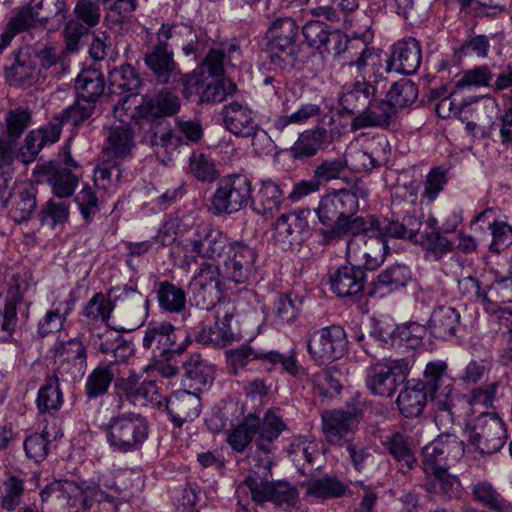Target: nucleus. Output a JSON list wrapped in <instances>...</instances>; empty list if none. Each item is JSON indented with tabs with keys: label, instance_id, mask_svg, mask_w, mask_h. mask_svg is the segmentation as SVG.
<instances>
[{
	"label": "nucleus",
	"instance_id": "nucleus-11",
	"mask_svg": "<svg viewBox=\"0 0 512 512\" xmlns=\"http://www.w3.org/2000/svg\"><path fill=\"white\" fill-rule=\"evenodd\" d=\"M176 329L170 323L149 325L145 330L142 346L151 353L156 361H170L183 354L191 344V335H186L184 341L176 343Z\"/></svg>",
	"mask_w": 512,
	"mask_h": 512
},
{
	"label": "nucleus",
	"instance_id": "nucleus-15",
	"mask_svg": "<svg viewBox=\"0 0 512 512\" xmlns=\"http://www.w3.org/2000/svg\"><path fill=\"white\" fill-rule=\"evenodd\" d=\"M7 286L4 306L0 308L1 329L7 336H12L20 326L21 320L26 321L28 319L30 303L23 309L27 282L20 274L13 273L9 275Z\"/></svg>",
	"mask_w": 512,
	"mask_h": 512
},
{
	"label": "nucleus",
	"instance_id": "nucleus-2",
	"mask_svg": "<svg viewBox=\"0 0 512 512\" xmlns=\"http://www.w3.org/2000/svg\"><path fill=\"white\" fill-rule=\"evenodd\" d=\"M368 195L367 189L355 183L351 189L332 190L320 197L314 212L321 225L317 229L319 244L334 245L345 239L349 233H359L371 227L366 216H359V198Z\"/></svg>",
	"mask_w": 512,
	"mask_h": 512
},
{
	"label": "nucleus",
	"instance_id": "nucleus-24",
	"mask_svg": "<svg viewBox=\"0 0 512 512\" xmlns=\"http://www.w3.org/2000/svg\"><path fill=\"white\" fill-rule=\"evenodd\" d=\"M424 386V389L429 392L430 399L443 397L444 400H439L438 405L440 409L446 408V401L449 399L453 392L454 380L448 374V365L443 360H434L426 364L423 373V380H418Z\"/></svg>",
	"mask_w": 512,
	"mask_h": 512
},
{
	"label": "nucleus",
	"instance_id": "nucleus-63",
	"mask_svg": "<svg viewBox=\"0 0 512 512\" xmlns=\"http://www.w3.org/2000/svg\"><path fill=\"white\" fill-rule=\"evenodd\" d=\"M266 52L272 65L281 70L294 68L297 60L296 44L267 42Z\"/></svg>",
	"mask_w": 512,
	"mask_h": 512
},
{
	"label": "nucleus",
	"instance_id": "nucleus-37",
	"mask_svg": "<svg viewBox=\"0 0 512 512\" xmlns=\"http://www.w3.org/2000/svg\"><path fill=\"white\" fill-rule=\"evenodd\" d=\"M303 486L306 488L305 496L313 497L319 502L341 498L350 492L347 484L329 474L310 478L303 483Z\"/></svg>",
	"mask_w": 512,
	"mask_h": 512
},
{
	"label": "nucleus",
	"instance_id": "nucleus-4",
	"mask_svg": "<svg viewBox=\"0 0 512 512\" xmlns=\"http://www.w3.org/2000/svg\"><path fill=\"white\" fill-rule=\"evenodd\" d=\"M249 463L250 474L244 480V485L256 504L264 506L271 503L283 510L296 505L299 498L296 487L287 481H270L273 461L269 457L249 456Z\"/></svg>",
	"mask_w": 512,
	"mask_h": 512
},
{
	"label": "nucleus",
	"instance_id": "nucleus-57",
	"mask_svg": "<svg viewBox=\"0 0 512 512\" xmlns=\"http://www.w3.org/2000/svg\"><path fill=\"white\" fill-rule=\"evenodd\" d=\"M259 417L248 414L241 423L235 426L228 435V443L236 452H244L251 444L253 438L257 437Z\"/></svg>",
	"mask_w": 512,
	"mask_h": 512
},
{
	"label": "nucleus",
	"instance_id": "nucleus-8",
	"mask_svg": "<svg viewBox=\"0 0 512 512\" xmlns=\"http://www.w3.org/2000/svg\"><path fill=\"white\" fill-rule=\"evenodd\" d=\"M252 193V182L247 175H225L216 184L208 210L214 216L235 214L248 205L251 207Z\"/></svg>",
	"mask_w": 512,
	"mask_h": 512
},
{
	"label": "nucleus",
	"instance_id": "nucleus-54",
	"mask_svg": "<svg viewBox=\"0 0 512 512\" xmlns=\"http://www.w3.org/2000/svg\"><path fill=\"white\" fill-rule=\"evenodd\" d=\"M382 444L395 461L400 464L401 469L410 470L415 466L416 458L405 435L399 432L393 433L386 436Z\"/></svg>",
	"mask_w": 512,
	"mask_h": 512
},
{
	"label": "nucleus",
	"instance_id": "nucleus-19",
	"mask_svg": "<svg viewBox=\"0 0 512 512\" xmlns=\"http://www.w3.org/2000/svg\"><path fill=\"white\" fill-rule=\"evenodd\" d=\"M366 281V271L355 263L341 265L329 273L330 290L341 298L360 299Z\"/></svg>",
	"mask_w": 512,
	"mask_h": 512
},
{
	"label": "nucleus",
	"instance_id": "nucleus-5",
	"mask_svg": "<svg viewBox=\"0 0 512 512\" xmlns=\"http://www.w3.org/2000/svg\"><path fill=\"white\" fill-rule=\"evenodd\" d=\"M180 108L179 97L168 89H162L155 94L129 93L119 99L113 115L120 122L131 119L142 125L143 122H156L159 118L173 116Z\"/></svg>",
	"mask_w": 512,
	"mask_h": 512
},
{
	"label": "nucleus",
	"instance_id": "nucleus-55",
	"mask_svg": "<svg viewBox=\"0 0 512 512\" xmlns=\"http://www.w3.org/2000/svg\"><path fill=\"white\" fill-rule=\"evenodd\" d=\"M280 367L282 373L291 376H298L301 370V365L297 360V349L295 346L291 347L286 353H281L276 350H264V369L263 371L272 372Z\"/></svg>",
	"mask_w": 512,
	"mask_h": 512
},
{
	"label": "nucleus",
	"instance_id": "nucleus-6",
	"mask_svg": "<svg viewBox=\"0 0 512 512\" xmlns=\"http://www.w3.org/2000/svg\"><path fill=\"white\" fill-rule=\"evenodd\" d=\"M149 429L148 419L132 411L118 413L102 426L111 450L121 454L140 450L148 439Z\"/></svg>",
	"mask_w": 512,
	"mask_h": 512
},
{
	"label": "nucleus",
	"instance_id": "nucleus-1",
	"mask_svg": "<svg viewBox=\"0 0 512 512\" xmlns=\"http://www.w3.org/2000/svg\"><path fill=\"white\" fill-rule=\"evenodd\" d=\"M133 473L121 471L112 477H100L97 482L83 485L71 480H55L40 492L43 504L55 512H80L89 510L95 503H108L117 512L120 500H126L133 492Z\"/></svg>",
	"mask_w": 512,
	"mask_h": 512
},
{
	"label": "nucleus",
	"instance_id": "nucleus-59",
	"mask_svg": "<svg viewBox=\"0 0 512 512\" xmlns=\"http://www.w3.org/2000/svg\"><path fill=\"white\" fill-rule=\"evenodd\" d=\"M140 84V76L130 64H122L109 73V89L113 94L132 93Z\"/></svg>",
	"mask_w": 512,
	"mask_h": 512
},
{
	"label": "nucleus",
	"instance_id": "nucleus-46",
	"mask_svg": "<svg viewBox=\"0 0 512 512\" xmlns=\"http://www.w3.org/2000/svg\"><path fill=\"white\" fill-rule=\"evenodd\" d=\"M302 300L295 294H278L274 301L269 318L279 327L293 323L301 310Z\"/></svg>",
	"mask_w": 512,
	"mask_h": 512
},
{
	"label": "nucleus",
	"instance_id": "nucleus-45",
	"mask_svg": "<svg viewBox=\"0 0 512 512\" xmlns=\"http://www.w3.org/2000/svg\"><path fill=\"white\" fill-rule=\"evenodd\" d=\"M422 222L420 218L414 215H406L401 221L388 219H380L377 217V226L380 228V235L388 241L392 239H412L421 228Z\"/></svg>",
	"mask_w": 512,
	"mask_h": 512
},
{
	"label": "nucleus",
	"instance_id": "nucleus-48",
	"mask_svg": "<svg viewBox=\"0 0 512 512\" xmlns=\"http://www.w3.org/2000/svg\"><path fill=\"white\" fill-rule=\"evenodd\" d=\"M47 18V16H42L37 11H31V9H26L25 7L20 8L9 19L6 30L1 35L0 48H6L14 36L34 27L37 23L46 21Z\"/></svg>",
	"mask_w": 512,
	"mask_h": 512
},
{
	"label": "nucleus",
	"instance_id": "nucleus-47",
	"mask_svg": "<svg viewBox=\"0 0 512 512\" xmlns=\"http://www.w3.org/2000/svg\"><path fill=\"white\" fill-rule=\"evenodd\" d=\"M104 88V76L95 68L82 70L75 80L77 97L82 101L96 104L98 98L103 94Z\"/></svg>",
	"mask_w": 512,
	"mask_h": 512
},
{
	"label": "nucleus",
	"instance_id": "nucleus-58",
	"mask_svg": "<svg viewBox=\"0 0 512 512\" xmlns=\"http://www.w3.org/2000/svg\"><path fill=\"white\" fill-rule=\"evenodd\" d=\"M113 310L114 305L109 300L108 296L104 295L102 292H98L85 304L81 315L85 318L87 324H107Z\"/></svg>",
	"mask_w": 512,
	"mask_h": 512
},
{
	"label": "nucleus",
	"instance_id": "nucleus-53",
	"mask_svg": "<svg viewBox=\"0 0 512 512\" xmlns=\"http://www.w3.org/2000/svg\"><path fill=\"white\" fill-rule=\"evenodd\" d=\"M63 402L64 398L59 378L56 376L47 377L37 394L36 405L38 411L40 414L56 412L61 408Z\"/></svg>",
	"mask_w": 512,
	"mask_h": 512
},
{
	"label": "nucleus",
	"instance_id": "nucleus-35",
	"mask_svg": "<svg viewBox=\"0 0 512 512\" xmlns=\"http://www.w3.org/2000/svg\"><path fill=\"white\" fill-rule=\"evenodd\" d=\"M75 304L76 299L72 293L63 300L53 301L51 309L38 321L37 335L40 338H45L60 332L68 316L74 310Z\"/></svg>",
	"mask_w": 512,
	"mask_h": 512
},
{
	"label": "nucleus",
	"instance_id": "nucleus-12",
	"mask_svg": "<svg viewBox=\"0 0 512 512\" xmlns=\"http://www.w3.org/2000/svg\"><path fill=\"white\" fill-rule=\"evenodd\" d=\"M157 40L179 47L186 57L197 60L207 45V35L202 28L191 23H163L156 33Z\"/></svg>",
	"mask_w": 512,
	"mask_h": 512
},
{
	"label": "nucleus",
	"instance_id": "nucleus-43",
	"mask_svg": "<svg viewBox=\"0 0 512 512\" xmlns=\"http://www.w3.org/2000/svg\"><path fill=\"white\" fill-rule=\"evenodd\" d=\"M148 125L149 129L144 133L142 141L155 148L156 153H169L183 143L181 136L163 122H149Z\"/></svg>",
	"mask_w": 512,
	"mask_h": 512
},
{
	"label": "nucleus",
	"instance_id": "nucleus-25",
	"mask_svg": "<svg viewBox=\"0 0 512 512\" xmlns=\"http://www.w3.org/2000/svg\"><path fill=\"white\" fill-rule=\"evenodd\" d=\"M323 434L331 445L350 443L348 436L358 427L359 421L351 411L333 410L322 415Z\"/></svg>",
	"mask_w": 512,
	"mask_h": 512
},
{
	"label": "nucleus",
	"instance_id": "nucleus-21",
	"mask_svg": "<svg viewBox=\"0 0 512 512\" xmlns=\"http://www.w3.org/2000/svg\"><path fill=\"white\" fill-rule=\"evenodd\" d=\"M161 311L170 314H181L184 326L194 328L195 319L200 312L186 311V293L182 287L168 281H160L154 290Z\"/></svg>",
	"mask_w": 512,
	"mask_h": 512
},
{
	"label": "nucleus",
	"instance_id": "nucleus-42",
	"mask_svg": "<svg viewBox=\"0 0 512 512\" xmlns=\"http://www.w3.org/2000/svg\"><path fill=\"white\" fill-rule=\"evenodd\" d=\"M412 279V272L405 264H392L383 269L373 281L374 292L392 293L404 288Z\"/></svg>",
	"mask_w": 512,
	"mask_h": 512
},
{
	"label": "nucleus",
	"instance_id": "nucleus-3",
	"mask_svg": "<svg viewBox=\"0 0 512 512\" xmlns=\"http://www.w3.org/2000/svg\"><path fill=\"white\" fill-rule=\"evenodd\" d=\"M464 443L454 434H441L422 449L426 491L448 498L460 495V482L448 470L464 455Z\"/></svg>",
	"mask_w": 512,
	"mask_h": 512
},
{
	"label": "nucleus",
	"instance_id": "nucleus-51",
	"mask_svg": "<svg viewBox=\"0 0 512 512\" xmlns=\"http://www.w3.org/2000/svg\"><path fill=\"white\" fill-rule=\"evenodd\" d=\"M59 436L61 434L55 426L49 429L47 425L41 433L29 435L23 444L26 456L36 463L44 461L49 452V444Z\"/></svg>",
	"mask_w": 512,
	"mask_h": 512
},
{
	"label": "nucleus",
	"instance_id": "nucleus-36",
	"mask_svg": "<svg viewBox=\"0 0 512 512\" xmlns=\"http://www.w3.org/2000/svg\"><path fill=\"white\" fill-rule=\"evenodd\" d=\"M145 64L154 75L157 82L165 84L169 82L176 72L177 65L173 58V52L169 49V43L157 40L144 58Z\"/></svg>",
	"mask_w": 512,
	"mask_h": 512
},
{
	"label": "nucleus",
	"instance_id": "nucleus-44",
	"mask_svg": "<svg viewBox=\"0 0 512 512\" xmlns=\"http://www.w3.org/2000/svg\"><path fill=\"white\" fill-rule=\"evenodd\" d=\"M125 122L110 129L105 152L111 159H125L131 154L135 145L131 127Z\"/></svg>",
	"mask_w": 512,
	"mask_h": 512
},
{
	"label": "nucleus",
	"instance_id": "nucleus-30",
	"mask_svg": "<svg viewBox=\"0 0 512 512\" xmlns=\"http://www.w3.org/2000/svg\"><path fill=\"white\" fill-rule=\"evenodd\" d=\"M55 359L59 369L65 370V365H71L73 378L81 377L88 366L87 348L78 337L59 342L55 349Z\"/></svg>",
	"mask_w": 512,
	"mask_h": 512
},
{
	"label": "nucleus",
	"instance_id": "nucleus-22",
	"mask_svg": "<svg viewBox=\"0 0 512 512\" xmlns=\"http://www.w3.org/2000/svg\"><path fill=\"white\" fill-rule=\"evenodd\" d=\"M421 61L419 41L413 37L403 38L392 45L390 57L386 61V71L410 75L418 70Z\"/></svg>",
	"mask_w": 512,
	"mask_h": 512
},
{
	"label": "nucleus",
	"instance_id": "nucleus-32",
	"mask_svg": "<svg viewBox=\"0 0 512 512\" xmlns=\"http://www.w3.org/2000/svg\"><path fill=\"white\" fill-rule=\"evenodd\" d=\"M485 310L495 315L499 320H507L512 316L511 307L505 306L512 303V277L494 281L485 293Z\"/></svg>",
	"mask_w": 512,
	"mask_h": 512
},
{
	"label": "nucleus",
	"instance_id": "nucleus-13",
	"mask_svg": "<svg viewBox=\"0 0 512 512\" xmlns=\"http://www.w3.org/2000/svg\"><path fill=\"white\" fill-rule=\"evenodd\" d=\"M347 336L339 325H331L313 332L307 343L312 360L322 365L342 358L347 351Z\"/></svg>",
	"mask_w": 512,
	"mask_h": 512
},
{
	"label": "nucleus",
	"instance_id": "nucleus-28",
	"mask_svg": "<svg viewBox=\"0 0 512 512\" xmlns=\"http://www.w3.org/2000/svg\"><path fill=\"white\" fill-rule=\"evenodd\" d=\"M222 121L224 127L238 137H250L256 132L252 110L245 104L232 101L223 106Z\"/></svg>",
	"mask_w": 512,
	"mask_h": 512
},
{
	"label": "nucleus",
	"instance_id": "nucleus-52",
	"mask_svg": "<svg viewBox=\"0 0 512 512\" xmlns=\"http://www.w3.org/2000/svg\"><path fill=\"white\" fill-rule=\"evenodd\" d=\"M10 199L12 200L9 211L11 219L18 224L28 221L37 206L34 189L28 186L18 187Z\"/></svg>",
	"mask_w": 512,
	"mask_h": 512
},
{
	"label": "nucleus",
	"instance_id": "nucleus-39",
	"mask_svg": "<svg viewBox=\"0 0 512 512\" xmlns=\"http://www.w3.org/2000/svg\"><path fill=\"white\" fill-rule=\"evenodd\" d=\"M333 56L341 57L348 67H355L358 73H362L368 65V60L373 56V49L361 38L349 39L344 33V42L340 49H336Z\"/></svg>",
	"mask_w": 512,
	"mask_h": 512
},
{
	"label": "nucleus",
	"instance_id": "nucleus-31",
	"mask_svg": "<svg viewBox=\"0 0 512 512\" xmlns=\"http://www.w3.org/2000/svg\"><path fill=\"white\" fill-rule=\"evenodd\" d=\"M395 115V109L392 108L388 100H379L376 95L369 107H365L352 119L351 128L353 131L368 127L387 128Z\"/></svg>",
	"mask_w": 512,
	"mask_h": 512
},
{
	"label": "nucleus",
	"instance_id": "nucleus-50",
	"mask_svg": "<svg viewBox=\"0 0 512 512\" xmlns=\"http://www.w3.org/2000/svg\"><path fill=\"white\" fill-rule=\"evenodd\" d=\"M226 360L228 367L230 368V371L233 375H238L251 363L258 364V368L263 370L264 349L243 344L238 348L227 351Z\"/></svg>",
	"mask_w": 512,
	"mask_h": 512
},
{
	"label": "nucleus",
	"instance_id": "nucleus-7",
	"mask_svg": "<svg viewBox=\"0 0 512 512\" xmlns=\"http://www.w3.org/2000/svg\"><path fill=\"white\" fill-rule=\"evenodd\" d=\"M371 227L359 233H349L345 257L348 263H355L363 270L378 268L389 253L388 242L381 237L377 226V216L367 215Z\"/></svg>",
	"mask_w": 512,
	"mask_h": 512
},
{
	"label": "nucleus",
	"instance_id": "nucleus-29",
	"mask_svg": "<svg viewBox=\"0 0 512 512\" xmlns=\"http://www.w3.org/2000/svg\"><path fill=\"white\" fill-rule=\"evenodd\" d=\"M286 429L287 425L281 416L277 415L274 411H267L262 419L259 418L257 437L255 439L256 453L261 455L254 456L256 458L269 457L273 461L274 441Z\"/></svg>",
	"mask_w": 512,
	"mask_h": 512
},
{
	"label": "nucleus",
	"instance_id": "nucleus-40",
	"mask_svg": "<svg viewBox=\"0 0 512 512\" xmlns=\"http://www.w3.org/2000/svg\"><path fill=\"white\" fill-rule=\"evenodd\" d=\"M460 326V313L450 306L435 308L430 316L429 328L431 334L438 339L448 340L456 336Z\"/></svg>",
	"mask_w": 512,
	"mask_h": 512
},
{
	"label": "nucleus",
	"instance_id": "nucleus-64",
	"mask_svg": "<svg viewBox=\"0 0 512 512\" xmlns=\"http://www.w3.org/2000/svg\"><path fill=\"white\" fill-rule=\"evenodd\" d=\"M475 498L495 512H510L511 503L505 500L488 482H479L473 487Z\"/></svg>",
	"mask_w": 512,
	"mask_h": 512
},
{
	"label": "nucleus",
	"instance_id": "nucleus-9",
	"mask_svg": "<svg viewBox=\"0 0 512 512\" xmlns=\"http://www.w3.org/2000/svg\"><path fill=\"white\" fill-rule=\"evenodd\" d=\"M468 442L482 454H493L504 446L507 431L503 420L495 413L482 412L467 426Z\"/></svg>",
	"mask_w": 512,
	"mask_h": 512
},
{
	"label": "nucleus",
	"instance_id": "nucleus-34",
	"mask_svg": "<svg viewBox=\"0 0 512 512\" xmlns=\"http://www.w3.org/2000/svg\"><path fill=\"white\" fill-rule=\"evenodd\" d=\"M331 131L324 127L305 130L300 133L298 139L290 148L293 159L304 160L315 156L320 150L325 149L332 142Z\"/></svg>",
	"mask_w": 512,
	"mask_h": 512
},
{
	"label": "nucleus",
	"instance_id": "nucleus-60",
	"mask_svg": "<svg viewBox=\"0 0 512 512\" xmlns=\"http://www.w3.org/2000/svg\"><path fill=\"white\" fill-rule=\"evenodd\" d=\"M114 380V373L109 365H100L92 370L85 382V395L88 399L104 396Z\"/></svg>",
	"mask_w": 512,
	"mask_h": 512
},
{
	"label": "nucleus",
	"instance_id": "nucleus-18",
	"mask_svg": "<svg viewBox=\"0 0 512 512\" xmlns=\"http://www.w3.org/2000/svg\"><path fill=\"white\" fill-rule=\"evenodd\" d=\"M4 76L7 83L15 87L29 88L38 82L41 69L30 48H19L9 54L4 65Z\"/></svg>",
	"mask_w": 512,
	"mask_h": 512
},
{
	"label": "nucleus",
	"instance_id": "nucleus-14",
	"mask_svg": "<svg viewBox=\"0 0 512 512\" xmlns=\"http://www.w3.org/2000/svg\"><path fill=\"white\" fill-rule=\"evenodd\" d=\"M407 363L404 359L379 362L366 369L365 384L376 396L392 397L406 381Z\"/></svg>",
	"mask_w": 512,
	"mask_h": 512
},
{
	"label": "nucleus",
	"instance_id": "nucleus-38",
	"mask_svg": "<svg viewBox=\"0 0 512 512\" xmlns=\"http://www.w3.org/2000/svg\"><path fill=\"white\" fill-rule=\"evenodd\" d=\"M430 398L429 392L417 381H408L397 397V406L400 413L406 418H413L421 415L427 400Z\"/></svg>",
	"mask_w": 512,
	"mask_h": 512
},
{
	"label": "nucleus",
	"instance_id": "nucleus-49",
	"mask_svg": "<svg viewBox=\"0 0 512 512\" xmlns=\"http://www.w3.org/2000/svg\"><path fill=\"white\" fill-rule=\"evenodd\" d=\"M197 320L195 319L194 328H189L192 332L188 334L191 337L193 336L196 342L214 347H225L233 340L234 334L232 330L226 326L220 327L218 321H215L213 325L197 327ZM199 320V323L202 324V318Z\"/></svg>",
	"mask_w": 512,
	"mask_h": 512
},
{
	"label": "nucleus",
	"instance_id": "nucleus-27",
	"mask_svg": "<svg viewBox=\"0 0 512 512\" xmlns=\"http://www.w3.org/2000/svg\"><path fill=\"white\" fill-rule=\"evenodd\" d=\"M377 95L376 86L367 81L356 80L342 87L339 96V105L347 114H359Z\"/></svg>",
	"mask_w": 512,
	"mask_h": 512
},
{
	"label": "nucleus",
	"instance_id": "nucleus-16",
	"mask_svg": "<svg viewBox=\"0 0 512 512\" xmlns=\"http://www.w3.org/2000/svg\"><path fill=\"white\" fill-rule=\"evenodd\" d=\"M309 208H297L281 214L273 225V240L283 250L304 242L310 235Z\"/></svg>",
	"mask_w": 512,
	"mask_h": 512
},
{
	"label": "nucleus",
	"instance_id": "nucleus-23",
	"mask_svg": "<svg viewBox=\"0 0 512 512\" xmlns=\"http://www.w3.org/2000/svg\"><path fill=\"white\" fill-rule=\"evenodd\" d=\"M302 33L308 46L317 49L321 55H333L344 42V32L322 20L307 21Z\"/></svg>",
	"mask_w": 512,
	"mask_h": 512
},
{
	"label": "nucleus",
	"instance_id": "nucleus-61",
	"mask_svg": "<svg viewBox=\"0 0 512 512\" xmlns=\"http://www.w3.org/2000/svg\"><path fill=\"white\" fill-rule=\"evenodd\" d=\"M417 97L418 88L416 84L406 78L394 82L386 95V99L392 108L395 109L396 113L398 109H402L413 104Z\"/></svg>",
	"mask_w": 512,
	"mask_h": 512
},
{
	"label": "nucleus",
	"instance_id": "nucleus-62",
	"mask_svg": "<svg viewBox=\"0 0 512 512\" xmlns=\"http://www.w3.org/2000/svg\"><path fill=\"white\" fill-rule=\"evenodd\" d=\"M160 386L156 380L142 378L132 394V398H128L127 402L134 406H155L161 408L163 406Z\"/></svg>",
	"mask_w": 512,
	"mask_h": 512
},
{
	"label": "nucleus",
	"instance_id": "nucleus-20",
	"mask_svg": "<svg viewBox=\"0 0 512 512\" xmlns=\"http://www.w3.org/2000/svg\"><path fill=\"white\" fill-rule=\"evenodd\" d=\"M174 428H182L187 422L194 421L201 413V398L198 392L174 391L163 404Z\"/></svg>",
	"mask_w": 512,
	"mask_h": 512
},
{
	"label": "nucleus",
	"instance_id": "nucleus-56",
	"mask_svg": "<svg viewBox=\"0 0 512 512\" xmlns=\"http://www.w3.org/2000/svg\"><path fill=\"white\" fill-rule=\"evenodd\" d=\"M503 34L495 33L490 35L476 34L471 35L461 45V52L465 55H475L484 59L488 57L489 49L492 47L499 54L502 47Z\"/></svg>",
	"mask_w": 512,
	"mask_h": 512
},
{
	"label": "nucleus",
	"instance_id": "nucleus-41",
	"mask_svg": "<svg viewBox=\"0 0 512 512\" xmlns=\"http://www.w3.org/2000/svg\"><path fill=\"white\" fill-rule=\"evenodd\" d=\"M284 200L280 186L268 179L261 180L255 198L252 197L251 209L261 216H267L277 210Z\"/></svg>",
	"mask_w": 512,
	"mask_h": 512
},
{
	"label": "nucleus",
	"instance_id": "nucleus-26",
	"mask_svg": "<svg viewBox=\"0 0 512 512\" xmlns=\"http://www.w3.org/2000/svg\"><path fill=\"white\" fill-rule=\"evenodd\" d=\"M34 173L38 176V181H46L50 184L52 193L58 198H69L79 182L78 176L72 170L63 168L53 161L37 165Z\"/></svg>",
	"mask_w": 512,
	"mask_h": 512
},
{
	"label": "nucleus",
	"instance_id": "nucleus-33",
	"mask_svg": "<svg viewBox=\"0 0 512 512\" xmlns=\"http://www.w3.org/2000/svg\"><path fill=\"white\" fill-rule=\"evenodd\" d=\"M182 383L185 387L201 392L208 384L212 383L215 374V366L203 359L198 353H194L183 364Z\"/></svg>",
	"mask_w": 512,
	"mask_h": 512
},
{
	"label": "nucleus",
	"instance_id": "nucleus-10",
	"mask_svg": "<svg viewBox=\"0 0 512 512\" xmlns=\"http://www.w3.org/2000/svg\"><path fill=\"white\" fill-rule=\"evenodd\" d=\"M230 243L229 237L220 228L210 223H200L189 239V251L192 255H185L186 262L197 263L198 258L217 262L226 254Z\"/></svg>",
	"mask_w": 512,
	"mask_h": 512
},
{
	"label": "nucleus",
	"instance_id": "nucleus-17",
	"mask_svg": "<svg viewBox=\"0 0 512 512\" xmlns=\"http://www.w3.org/2000/svg\"><path fill=\"white\" fill-rule=\"evenodd\" d=\"M224 272L236 284H249L256 280L258 252L241 241H232L226 252Z\"/></svg>",
	"mask_w": 512,
	"mask_h": 512
}]
</instances>
